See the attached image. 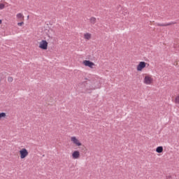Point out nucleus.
I'll list each match as a JSON object with an SVG mask.
<instances>
[{"label":"nucleus","instance_id":"nucleus-8","mask_svg":"<svg viewBox=\"0 0 179 179\" xmlns=\"http://www.w3.org/2000/svg\"><path fill=\"white\" fill-rule=\"evenodd\" d=\"M80 156V153L79 152V151L76 150L72 153V157L73 159H79V157Z\"/></svg>","mask_w":179,"mask_h":179},{"label":"nucleus","instance_id":"nucleus-7","mask_svg":"<svg viewBox=\"0 0 179 179\" xmlns=\"http://www.w3.org/2000/svg\"><path fill=\"white\" fill-rule=\"evenodd\" d=\"M152 78H150L149 76H147L144 78V83L145 85H150L152 83Z\"/></svg>","mask_w":179,"mask_h":179},{"label":"nucleus","instance_id":"nucleus-2","mask_svg":"<svg viewBox=\"0 0 179 179\" xmlns=\"http://www.w3.org/2000/svg\"><path fill=\"white\" fill-rule=\"evenodd\" d=\"M48 48V42H47V41L45 40H42L40 42L39 48H41V50H47Z\"/></svg>","mask_w":179,"mask_h":179},{"label":"nucleus","instance_id":"nucleus-15","mask_svg":"<svg viewBox=\"0 0 179 179\" xmlns=\"http://www.w3.org/2000/svg\"><path fill=\"white\" fill-rule=\"evenodd\" d=\"M175 103H176V104H179V95L176 97V99H175Z\"/></svg>","mask_w":179,"mask_h":179},{"label":"nucleus","instance_id":"nucleus-21","mask_svg":"<svg viewBox=\"0 0 179 179\" xmlns=\"http://www.w3.org/2000/svg\"><path fill=\"white\" fill-rule=\"evenodd\" d=\"M85 80H87V78H85Z\"/></svg>","mask_w":179,"mask_h":179},{"label":"nucleus","instance_id":"nucleus-20","mask_svg":"<svg viewBox=\"0 0 179 179\" xmlns=\"http://www.w3.org/2000/svg\"><path fill=\"white\" fill-rule=\"evenodd\" d=\"M2 24V20H0V24Z\"/></svg>","mask_w":179,"mask_h":179},{"label":"nucleus","instance_id":"nucleus-13","mask_svg":"<svg viewBox=\"0 0 179 179\" xmlns=\"http://www.w3.org/2000/svg\"><path fill=\"white\" fill-rule=\"evenodd\" d=\"M16 17L17 19H24V16L22 13H17Z\"/></svg>","mask_w":179,"mask_h":179},{"label":"nucleus","instance_id":"nucleus-12","mask_svg":"<svg viewBox=\"0 0 179 179\" xmlns=\"http://www.w3.org/2000/svg\"><path fill=\"white\" fill-rule=\"evenodd\" d=\"M96 17H92L90 19V22L91 23V24H96Z\"/></svg>","mask_w":179,"mask_h":179},{"label":"nucleus","instance_id":"nucleus-5","mask_svg":"<svg viewBox=\"0 0 179 179\" xmlns=\"http://www.w3.org/2000/svg\"><path fill=\"white\" fill-rule=\"evenodd\" d=\"M146 67V62H141L137 66V71H141L143 68Z\"/></svg>","mask_w":179,"mask_h":179},{"label":"nucleus","instance_id":"nucleus-16","mask_svg":"<svg viewBox=\"0 0 179 179\" xmlns=\"http://www.w3.org/2000/svg\"><path fill=\"white\" fill-rule=\"evenodd\" d=\"M5 8V4L3 3H0V10H2Z\"/></svg>","mask_w":179,"mask_h":179},{"label":"nucleus","instance_id":"nucleus-6","mask_svg":"<svg viewBox=\"0 0 179 179\" xmlns=\"http://www.w3.org/2000/svg\"><path fill=\"white\" fill-rule=\"evenodd\" d=\"M83 64L85 66H89V68H93V66H94V63H93L89 60L84 61Z\"/></svg>","mask_w":179,"mask_h":179},{"label":"nucleus","instance_id":"nucleus-3","mask_svg":"<svg viewBox=\"0 0 179 179\" xmlns=\"http://www.w3.org/2000/svg\"><path fill=\"white\" fill-rule=\"evenodd\" d=\"M20 159H24L27 156L29 155V152L26 150V148H22L20 150Z\"/></svg>","mask_w":179,"mask_h":179},{"label":"nucleus","instance_id":"nucleus-10","mask_svg":"<svg viewBox=\"0 0 179 179\" xmlns=\"http://www.w3.org/2000/svg\"><path fill=\"white\" fill-rule=\"evenodd\" d=\"M84 38L85 40H90V38H92V34H90L89 33L85 34Z\"/></svg>","mask_w":179,"mask_h":179},{"label":"nucleus","instance_id":"nucleus-4","mask_svg":"<svg viewBox=\"0 0 179 179\" xmlns=\"http://www.w3.org/2000/svg\"><path fill=\"white\" fill-rule=\"evenodd\" d=\"M71 141L72 143H73L77 146H82V143L79 141V140H78V138H76V136H72L71 138Z\"/></svg>","mask_w":179,"mask_h":179},{"label":"nucleus","instance_id":"nucleus-9","mask_svg":"<svg viewBox=\"0 0 179 179\" xmlns=\"http://www.w3.org/2000/svg\"><path fill=\"white\" fill-rule=\"evenodd\" d=\"M171 24H176V22H168V23H166V24H160V23L157 24V25L160 26L162 27H165L166 26H171Z\"/></svg>","mask_w":179,"mask_h":179},{"label":"nucleus","instance_id":"nucleus-19","mask_svg":"<svg viewBox=\"0 0 179 179\" xmlns=\"http://www.w3.org/2000/svg\"><path fill=\"white\" fill-rule=\"evenodd\" d=\"M166 178H167V179L171 178V176H168V177H166Z\"/></svg>","mask_w":179,"mask_h":179},{"label":"nucleus","instance_id":"nucleus-11","mask_svg":"<svg viewBox=\"0 0 179 179\" xmlns=\"http://www.w3.org/2000/svg\"><path fill=\"white\" fill-rule=\"evenodd\" d=\"M157 153H163V147L159 146L156 148Z\"/></svg>","mask_w":179,"mask_h":179},{"label":"nucleus","instance_id":"nucleus-17","mask_svg":"<svg viewBox=\"0 0 179 179\" xmlns=\"http://www.w3.org/2000/svg\"><path fill=\"white\" fill-rule=\"evenodd\" d=\"M8 82H13V77H8Z\"/></svg>","mask_w":179,"mask_h":179},{"label":"nucleus","instance_id":"nucleus-23","mask_svg":"<svg viewBox=\"0 0 179 179\" xmlns=\"http://www.w3.org/2000/svg\"><path fill=\"white\" fill-rule=\"evenodd\" d=\"M1 1H5V0H1Z\"/></svg>","mask_w":179,"mask_h":179},{"label":"nucleus","instance_id":"nucleus-18","mask_svg":"<svg viewBox=\"0 0 179 179\" xmlns=\"http://www.w3.org/2000/svg\"><path fill=\"white\" fill-rule=\"evenodd\" d=\"M22 24H24V22H21L17 23V26H22Z\"/></svg>","mask_w":179,"mask_h":179},{"label":"nucleus","instance_id":"nucleus-22","mask_svg":"<svg viewBox=\"0 0 179 179\" xmlns=\"http://www.w3.org/2000/svg\"><path fill=\"white\" fill-rule=\"evenodd\" d=\"M27 18L29 19V15L27 16Z\"/></svg>","mask_w":179,"mask_h":179},{"label":"nucleus","instance_id":"nucleus-1","mask_svg":"<svg viewBox=\"0 0 179 179\" xmlns=\"http://www.w3.org/2000/svg\"><path fill=\"white\" fill-rule=\"evenodd\" d=\"M88 82H90V80H88V81H85L83 83L79 84V86H81V87H82V85H83L86 89L85 92H87V93H90V91H89V90H94L97 89V87H96L94 85H90V87L87 86L89 85Z\"/></svg>","mask_w":179,"mask_h":179},{"label":"nucleus","instance_id":"nucleus-14","mask_svg":"<svg viewBox=\"0 0 179 179\" xmlns=\"http://www.w3.org/2000/svg\"><path fill=\"white\" fill-rule=\"evenodd\" d=\"M5 117H6V113H0V120L1 119V118H5Z\"/></svg>","mask_w":179,"mask_h":179}]
</instances>
